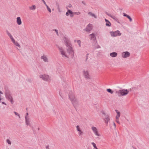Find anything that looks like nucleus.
<instances>
[{"mask_svg":"<svg viewBox=\"0 0 149 149\" xmlns=\"http://www.w3.org/2000/svg\"><path fill=\"white\" fill-rule=\"evenodd\" d=\"M64 40L67 44V54H68L71 56H73L74 54V50L72 45L69 43V40L65 38L64 39Z\"/></svg>","mask_w":149,"mask_h":149,"instance_id":"1","label":"nucleus"},{"mask_svg":"<svg viewBox=\"0 0 149 149\" xmlns=\"http://www.w3.org/2000/svg\"><path fill=\"white\" fill-rule=\"evenodd\" d=\"M7 33L9 37L12 42L16 47H17V49H20V46L19 44L18 43V42H17L13 38V36H12L11 34L8 31H7Z\"/></svg>","mask_w":149,"mask_h":149,"instance_id":"2","label":"nucleus"},{"mask_svg":"<svg viewBox=\"0 0 149 149\" xmlns=\"http://www.w3.org/2000/svg\"><path fill=\"white\" fill-rule=\"evenodd\" d=\"M58 49L60 53L63 57L65 58H68L69 57V55L66 52L64 48L61 47H58Z\"/></svg>","mask_w":149,"mask_h":149,"instance_id":"3","label":"nucleus"},{"mask_svg":"<svg viewBox=\"0 0 149 149\" xmlns=\"http://www.w3.org/2000/svg\"><path fill=\"white\" fill-rule=\"evenodd\" d=\"M101 112L105 116V117L103 118V120L105 123L107 125L109 122L110 120L109 116L108 115L106 114L104 111H102Z\"/></svg>","mask_w":149,"mask_h":149,"instance_id":"4","label":"nucleus"},{"mask_svg":"<svg viewBox=\"0 0 149 149\" xmlns=\"http://www.w3.org/2000/svg\"><path fill=\"white\" fill-rule=\"evenodd\" d=\"M6 98L10 101L11 103L13 104V98L10 93L8 91H6Z\"/></svg>","mask_w":149,"mask_h":149,"instance_id":"5","label":"nucleus"},{"mask_svg":"<svg viewBox=\"0 0 149 149\" xmlns=\"http://www.w3.org/2000/svg\"><path fill=\"white\" fill-rule=\"evenodd\" d=\"M129 91L127 89H123L122 90H119L118 91H116V93H120L122 96H124L128 94Z\"/></svg>","mask_w":149,"mask_h":149,"instance_id":"6","label":"nucleus"},{"mask_svg":"<svg viewBox=\"0 0 149 149\" xmlns=\"http://www.w3.org/2000/svg\"><path fill=\"white\" fill-rule=\"evenodd\" d=\"M39 77L44 81H49L50 80V78L49 75H40Z\"/></svg>","mask_w":149,"mask_h":149,"instance_id":"7","label":"nucleus"},{"mask_svg":"<svg viewBox=\"0 0 149 149\" xmlns=\"http://www.w3.org/2000/svg\"><path fill=\"white\" fill-rule=\"evenodd\" d=\"M111 36L116 37L118 36H120L121 33L120 32V31L117 30L115 31H111L110 32Z\"/></svg>","mask_w":149,"mask_h":149,"instance_id":"8","label":"nucleus"},{"mask_svg":"<svg viewBox=\"0 0 149 149\" xmlns=\"http://www.w3.org/2000/svg\"><path fill=\"white\" fill-rule=\"evenodd\" d=\"M77 131L78 132V134L79 136H80L81 138H82V136L84 134V132L81 130L79 125L76 127Z\"/></svg>","mask_w":149,"mask_h":149,"instance_id":"9","label":"nucleus"},{"mask_svg":"<svg viewBox=\"0 0 149 149\" xmlns=\"http://www.w3.org/2000/svg\"><path fill=\"white\" fill-rule=\"evenodd\" d=\"M69 97L71 101L76 99L74 94L71 91H70L69 93Z\"/></svg>","mask_w":149,"mask_h":149,"instance_id":"10","label":"nucleus"},{"mask_svg":"<svg viewBox=\"0 0 149 149\" xmlns=\"http://www.w3.org/2000/svg\"><path fill=\"white\" fill-rule=\"evenodd\" d=\"M107 14L109 16L111 17L115 21L118 22V23H119L118 19L117 17L115 15H112L111 14L107 13Z\"/></svg>","mask_w":149,"mask_h":149,"instance_id":"11","label":"nucleus"},{"mask_svg":"<svg viewBox=\"0 0 149 149\" xmlns=\"http://www.w3.org/2000/svg\"><path fill=\"white\" fill-rule=\"evenodd\" d=\"M91 129L96 135L98 136H100V135L98 133L97 129L96 127H91Z\"/></svg>","mask_w":149,"mask_h":149,"instance_id":"12","label":"nucleus"},{"mask_svg":"<svg viewBox=\"0 0 149 149\" xmlns=\"http://www.w3.org/2000/svg\"><path fill=\"white\" fill-rule=\"evenodd\" d=\"M130 53L128 52H124L122 53V56L123 58H127L129 56Z\"/></svg>","mask_w":149,"mask_h":149,"instance_id":"13","label":"nucleus"},{"mask_svg":"<svg viewBox=\"0 0 149 149\" xmlns=\"http://www.w3.org/2000/svg\"><path fill=\"white\" fill-rule=\"evenodd\" d=\"M71 102L74 107L78 106V100L76 99L72 100Z\"/></svg>","mask_w":149,"mask_h":149,"instance_id":"14","label":"nucleus"},{"mask_svg":"<svg viewBox=\"0 0 149 149\" xmlns=\"http://www.w3.org/2000/svg\"><path fill=\"white\" fill-rule=\"evenodd\" d=\"M41 59L43 60V61L45 62H48V59L46 56L45 55L41 56Z\"/></svg>","mask_w":149,"mask_h":149,"instance_id":"15","label":"nucleus"},{"mask_svg":"<svg viewBox=\"0 0 149 149\" xmlns=\"http://www.w3.org/2000/svg\"><path fill=\"white\" fill-rule=\"evenodd\" d=\"M92 29V26L91 24H89L86 26V31H89L91 30Z\"/></svg>","mask_w":149,"mask_h":149,"instance_id":"16","label":"nucleus"},{"mask_svg":"<svg viewBox=\"0 0 149 149\" xmlns=\"http://www.w3.org/2000/svg\"><path fill=\"white\" fill-rule=\"evenodd\" d=\"M25 123L26 125H29V126L31 125V124H30V122H31V120L30 119V118H27L26 117H25Z\"/></svg>","mask_w":149,"mask_h":149,"instance_id":"17","label":"nucleus"},{"mask_svg":"<svg viewBox=\"0 0 149 149\" xmlns=\"http://www.w3.org/2000/svg\"><path fill=\"white\" fill-rule=\"evenodd\" d=\"M73 13L72 11H71L70 10H68L67 12L66 13V16H68L70 15L71 17H73Z\"/></svg>","mask_w":149,"mask_h":149,"instance_id":"18","label":"nucleus"},{"mask_svg":"<svg viewBox=\"0 0 149 149\" xmlns=\"http://www.w3.org/2000/svg\"><path fill=\"white\" fill-rule=\"evenodd\" d=\"M16 22L18 25H20L22 24V22L21 18L20 17H17L16 18Z\"/></svg>","mask_w":149,"mask_h":149,"instance_id":"19","label":"nucleus"},{"mask_svg":"<svg viewBox=\"0 0 149 149\" xmlns=\"http://www.w3.org/2000/svg\"><path fill=\"white\" fill-rule=\"evenodd\" d=\"M89 37L90 39L91 40H95L96 39L95 35L93 33L90 35H89Z\"/></svg>","mask_w":149,"mask_h":149,"instance_id":"20","label":"nucleus"},{"mask_svg":"<svg viewBox=\"0 0 149 149\" xmlns=\"http://www.w3.org/2000/svg\"><path fill=\"white\" fill-rule=\"evenodd\" d=\"M115 111H116V112L117 114V115L116 116V119L119 118V117H120V113L119 111H118V110H116Z\"/></svg>","mask_w":149,"mask_h":149,"instance_id":"21","label":"nucleus"},{"mask_svg":"<svg viewBox=\"0 0 149 149\" xmlns=\"http://www.w3.org/2000/svg\"><path fill=\"white\" fill-rule=\"evenodd\" d=\"M29 8L30 10H35L36 8V6L35 5H32L29 6Z\"/></svg>","mask_w":149,"mask_h":149,"instance_id":"22","label":"nucleus"},{"mask_svg":"<svg viewBox=\"0 0 149 149\" xmlns=\"http://www.w3.org/2000/svg\"><path fill=\"white\" fill-rule=\"evenodd\" d=\"M105 20L106 22V26H111V24L110 22L108 20H107L106 19H105Z\"/></svg>","mask_w":149,"mask_h":149,"instance_id":"23","label":"nucleus"},{"mask_svg":"<svg viewBox=\"0 0 149 149\" xmlns=\"http://www.w3.org/2000/svg\"><path fill=\"white\" fill-rule=\"evenodd\" d=\"M110 55L111 57H114L117 56V54L116 52H113L111 53Z\"/></svg>","mask_w":149,"mask_h":149,"instance_id":"24","label":"nucleus"},{"mask_svg":"<svg viewBox=\"0 0 149 149\" xmlns=\"http://www.w3.org/2000/svg\"><path fill=\"white\" fill-rule=\"evenodd\" d=\"M123 16L125 17H127L128 18L130 22H131L132 21V18L129 15L126 14L125 13H123Z\"/></svg>","mask_w":149,"mask_h":149,"instance_id":"25","label":"nucleus"},{"mask_svg":"<svg viewBox=\"0 0 149 149\" xmlns=\"http://www.w3.org/2000/svg\"><path fill=\"white\" fill-rule=\"evenodd\" d=\"M84 77L86 79L88 80L91 79L90 75H83Z\"/></svg>","mask_w":149,"mask_h":149,"instance_id":"26","label":"nucleus"},{"mask_svg":"<svg viewBox=\"0 0 149 149\" xmlns=\"http://www.w3.org/2000/svg\"><path fill=\"white\" fill-rule=\"evenodd\" d=\"M88 15L90 16H91L92 17H94L95 18H96V17L95 16V15L93 14L92 13H91L89 12L88 13Z\"/></svg>","mask_w":149,"mask_h":149,"instance_id":"27","label":"nucleus"},{"mask_svg":"<svg viewBox=\"0 0 149 149\" xmlns=\"http://www.w3.org/2000/svg\"><path fill=\"white\" fill-rule=\"evenodd\" d=\"M107 91L109 93L112 94H113V91H112L111 89L110 88L107 89Z\"/></svg>","mask_w":149,"mask_h":149,"instance_id":"28","label":"nucleus"},{"mask_svg":"<svg viewBox=\"0 0 149 149\" xmlns=\"http://www.w3.org/2000/svg\"><path fill=\"white\" fill-rule=\"evenodd\" d=\"M77 44H78L79 46V47H81V41L79 40H77Z\"/></svg>","mask_w":149,"mask_h":149,"instance_id":"29","label":"nucleus"},{"mask_svg":"<svg viewBox=\"0 0 149 149\" xmlns=\"http://www.w3.org/2000/svg\"><path fill=\"white\" fill-rule=\"evenodd\" d=\"M6 142L8 143L9 145H11V141L9 139H7L6 140Z\"/></svg>","mask_w":149,"mask_h":149,"instance_id":"30","label":"nucleus"},{"mask_svg":"<svg viewBox=\"0 0 149 149\" xmlns=\"http://www.w3.org/2000/svg\"><path fill=\"white\" fill-rule=\"evenodd\" d=\"M45 6L47 7V9L49 11V13H51V9L48 7V6L47 5H46Z\"/></svg>","mask_w":149,"mask_h":149,"instance_id":"31","label":"nucleus"},{"mask_svg":"<svg viewBox=\"0 0 149 149\" xmlns=\"http://www.w3.org/2000/svg\"><path fill=\"white\" fill-rule=\"evenodd\" d=\"M91 144L94 147V148H95L96 149H98V148L97 147V146H96L95 144L94 143L92 142L91 143Z\"/></svg>","mask_w":149,"mask_h":149,"instance_id":"32","label":"nucleus"},{"mask_svg":"<svg viewBox=\"0 0 149 149\" xmlns=\"http://www.w3.org/2000/svg\"><path fill=\"white\" fill-rule=\"evenodd\" d=\"M14 112L16 115H17L18 116V117H19V118H20L19 115L15 111H14Z\"/></svg>","mask_w":149,"mask_h":149,"instance_id":"33","label":"nucleus"},{"mask_svg":"<svg viewBox=\"0 0 149 149\" xmlns=\"http://www.w3.org/2000/svg\"><path fill=\"white\" fill-rule=\"evenodd\" d=\"M136 89L135 88H130V89H129L128 91H132V90H135Z\"/></svg>","mask_w":149,"mask_h":149,"instance_id":"34","label":"nucleus"},{"mask_svg":"<svg viewBox=\"0 0 149 149\" xmlns=\"http://www.w3.org/2000/svg\"><path fill=\"white\" fill-rule=\"evenodd\" d=\"M84 73L85 74H88V72L87 71H84Z\"/></svg>","mask_w":149,"mask_h":149,"instance_id":"35","label":"nucleus"},{"mask_svg":"<svg viewBox=\"0 0 149 149\" xmlns=\"http://www.w3.org/2000/svg\"><path fill=\"white\" fill-rule=\"evenodd\" d=\"M116 122L119 124H120V122L119 120V118L116 119Z\"/></svg>","mask_w":149,"mask_h":149,"instance_id":"36","label":"nucleus"},{"mask_svg":"<svg viewBox=\"0 0 149 149\" xmlns=\"http://www.w3.org/2000/svg\"><path fill=\"white\" fill-rule=\"evenodd\" d=\"M28 115H29V114H28V113H26V114L25 116V117H27V118H29V116H28Z\"/></svg>","mask_w":149,"mask_h":149,"instance_id":"37","label":"nucleus"},{"mask_svg":"<svg viewBox=\"0 0 149 149\" xmlns=\"http://www.w3.org/2000/svg\"><path fill=\"white\" fill-rule=\"evenodd\" d=\"M55 31H56V32L57 35H58V31L57 30H55Z\"/></svg>","mask_w":149,"mask_h":149,"instance_id":"38","label":"nucleus"},{"mask_svg":"<svg viewBox=\"0 0 149 149\" xmlns=\"http://www.w3.org/2000/svg\"><path fill=\"white\" fill-rule=\"evenodd\" d=\"M42 1L44 3V4L45 5V6L46 5H47L44 0H42Z\"/></svg>","mask_w":149,"mask_h":149,"instance_id":"39","label":"nucleus"},{"mask_svg":"<svg viewBox=\"0 0 149 149\" xmlns=\"http://www.w3.org/2000/svg\"><path fill=\"white\" fill-rule=\"evenodd\" d=\"M113 125L114 126V128H115L116 127V124L114 122H113Z\"/></svg>","mask_w":149,"mask_h":149,"instance_id":"40","label":"nucleus"},{"mask_svg":"<svg viewBox=\"0 0 149 149\" xmlns=\"http://www.w3.org/2000/svg\"><path fill=\"white\" fill-rule=\"evenodd\" d=\"M1 94H3V93L1 92V91H0V98H1Z\"/></svg>","mask_w":149,"mask_h":149,"instance_id":"41","label":"nucleus"},{"mask_svg":"<svg viewBox=\"0 0 149 149\" xmlns=\"http://www.w3.org/2000/svg\"><path fill=\"white\" fill-rule=\"evenodd\" d=\"M75 14H77L78 15L79 14H80V13L79 12H78V13H75Z\"/></svg>","mask_w":149,"mask_h":149,"instance_id":"42","label":"nucleus"},{"mask_svg":"<svg viewBox=\"0 0 149 149\" xmlns=\"http://www.w3.org/2000/svg\"><path fill=\"white\" fill-rule=\"evenodd\" d=\"M2 104H5L6 105V104L4 102H2Z\"/></svg>","mask_w":149,"mask_h":149,"instance_id":"43","label":"nucleus"},{"mask_svg":"<svg viewBox=\"0 0 149 149\" xmlns=\"http://www.w3.org/2000/svg\"><path fill=\"white\" fill-rule=\"evenodd\" d=\"M46 149H49V147L48 146H47L46 147Z\"/></svg>","mask_w":149,"mask_h":149,"instance_id":"44","label":"nucleus"},{"mask_svg":"<svg viewBox=\"0 0 149 149\" xmlns=\"http://www.w3.org/2000/svg\"><path fill=\"white\" fill-rule=\"evenodd\" d=\"M76 40H74V42H76Z\"/></svg>","mask_w":149,"mask_h":149,"instance_id":"45","label":"nucleus"}]
</instances>
